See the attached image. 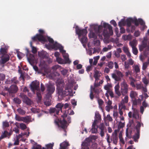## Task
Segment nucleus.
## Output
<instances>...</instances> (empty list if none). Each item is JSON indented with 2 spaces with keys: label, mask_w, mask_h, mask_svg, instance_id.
I'll return each instance as SVG.
<instances>
[{
  "label": "nucleus",
  "mask_w": 149,
  "mask_h": 149,
  "mask_svg": "<svg viewBox=\"0 0 149 149\" xmlns=\"http://www.w3.org/2000/svg\"><path fill=\"white\" fill-rule=\"evenodd\" d=\"M71 91V90L70 89H69L68 87H65V90L64 91V97L70 95Z\"/></svg>",
  "instance_id": "28"
},
{
  "label": "nucleus",
  "mask_w": 149,
  "mask_h": 149,
  "mask_svg": "<svg viewBox=\"0 0 149 149\" xmlns=\"http://www.w3.org/2000/svg\"><path fill=\"white\" fill-rule=\"evenodd\" d=\"M97 121V120H94L93 123L92 128L91 129L92 133H96L97 131V128H98V126L96 125Z\"/></svg>",
  "instance_id": "17"
},
{
  "label": "nucleus",
  "mask_w": 149,
  "mask_h": 149,
  "mask_svg": "<svg viewBox=\"0 0 149 149\" xmlns=\"http://www.w3.org/2000/svg\"><path fill=\"white\" fill-rule=\"evenodd\" d=\"M12 134V133L10 132L9 133L7 131H4L0 136V141L4 138L7 136H10Z\"/></svg>",
  "instance_id": "19"
},
{
  "label": "nucleus",
  "mask_w": 149,
  "mask_h": 149,
  "mask_svg": "<svg viewBox=\"0 0 149 149\" xmlns=\"http://www.w3.org/2000/svg\"><path fill=\"white\" fill-rule=\"evenodd\" d=\"M103 26L104 28H108L109 29L108 34L110 35H112L113 34L112 27V26L106 22H104L103 24Z\"/></svg>",
  "instance_id": "15"
},
{
  "label": "nucleus",
  "mask_w": 149,
  "mask_h": 149,
  "mask_svg": "<svg viewBox=\"0 0 149 149\" xmlns=\"http://www.w3.org/2000/svg\"><path fill=\"white\" fill-rule=\"evenodd\" d=\"M111 85L110 84H109L108 83L107 84L105 85L104 86V88L105 90H107V91L109 90H110V88L111 87Z\"/></svg>",
  "instance_id": "46"
},
{
  "label": "nucleus",
  "mask_w": 149,
  "mask_h": 149,
  "mask_svg": "<svg viewBox=\"0 0 149 149\" xmlns=\"http://www.w3.org/2000/svg\"><path fill=\"white\" fill-rule=\"evenodd\" d=\"M54 122L59 127L62 128L66 132V130L68 125V123H71V117L69 116H67V114L65 113L61 116V118L56 119Z\"/></svg>",
  "instance_id": "1"
},
{
  "label": "nucleus",
  "mask_w": 149,
  "mask_h": 149,
  "mask_svg": "<svg viewBox=\"0 0 149 149\" xmlns=\"http://www.w3.org/2000/svg\"><path fill=\"white\" fill-rule=\"evenodd\" d=\"M148 63L147 62H145L143 63L142 66V69L145 70L147 68L148 65Z\"/></svg>",
  "instance_id": "60"
},
{
  "label": "nucleus",
  "mask_w": 149,
  "mask_h": 149,
  "mask_svg": "<svg viewBox=\"0 0 149 149\" xmlns=\"http://www.w3.org/2000/svg\"><path fill=\"white\" fill-rule=\"evenodd\" d=\"M14 102L18 104H19L21 103V100L17 97H15L14 98Z\"/></svg>",
  "instance_id": "43"
},
{
  "label": "nucleus",
  "mask_w": 149,
  "mask_h": 149,
  "mask_svg": "<svg viewBox=\"0 0 149 149\" xmlns=\"http://www.w3.org/2000/svg\"><path fill=\"white\" fill-rule=\"evenodd\" d=\"M17 56L19 59H21L24 56V55L22 53L20 52H17Z\"/></svg>",
  "instance_id": "53"
},
{
  "label": "nucleus",
  "mask_w": 149,
  "mask_h": 149,
  "mask_svg": "<svg viewBox=\"0 0 149 149\" xmlns=\"http://www.w3.org/2000/svg\"><path fill=\"white\" fill-rule=\"evenodd\" d=\"M120 57L122 61H124L127 59L126 55L125 54L121 55Z\"/></svg>",
  "instance_id": "64"
},
{
  "label": "nucleus",
  "mask_w": 149,
  "mask_h": 149,
  "mask_svg": "<svg viewBox=\"0 0 149 149\" xmlns=\"http://www.w3.org/2000/svg\"><path fill=\"white\" fill-rule=\"evenodd\" d=\"M95 119L97 120V123L98 122V121H100L101 120V116L100 114L98 112H96L95 113Z\"/></svg>",
  "instance_id": "31"
},
{
  "label": "nucleus",
  "mask_w": 149,
  "mask_h": 149,
  "mask_svg": "<svg viewBox=\"0 0 149 149\" xmlns=\"http://www.w3.org/2000/svg\"><path fill=\"white\" fill-rule=\"evenodd\" d=\"M63 55L66 63H70V61L69 60L68 55L66 54L65 52L63 54Z\"/></svg>",
  "instance_id": "32"
},
{
  "label": "nucleus",
  "mask_w": 149,
  "mask_h": 149,
  "mask_svg": "<svg viewBox=\"0 0 149 149\" xmlns=\"http://www.w3.org/2000/svg\"><path fill=\"white\" fill-rule=\"evenodd\" d=\"M119 138L120 142L122 143L123 144H124L125 142L123 138L122 134L121 133H120L119 134Z\"/></svg>",
  "instance_id": "45"
},
{
  "label": "nucleus",
  "mask_w": 149,
  "mask_h": 149,
  "mask_svg": "<svg viewBox=\"0 0 149 149\" xmlns=\"http://www.w3.org/2000/svg\"><path fill=\"white\" fill-rule=\"evenodd\" d=\"M134 69L136 73H138L140 72V70L139 67L138 65H136L134 67Z\"/></svg>",
  "instance_id": "49"
},
{
  "label": "nucleus",
  "mask_w": 149,
  "mask_h": 149,
  "mask_svg": "<svg viewBox=\"0 0 149 149\" xmlns=\"http://www.w3.org/2000/svg\"><path fill=\"white\" fill-rule=\"evenodd\" d=\"M11 82L12 83H13L15 84H17L18 83V81L16 77H15L13 78L10 80H10L8 81V80L6 81V84H10V83H9L8 82Z\"/></svg>",
  "instance_id": "26"
},
{
  "label": "nucleus",
  "mask_w": 149,
  "mask_h": 149,
  "mask_svg": "<svg viewBox=\"0 0 149 149\" xmlns=\"http://www.w3.org/2000/svg\"><path fill=\"white\" fill-rule=\"evenodd\" d=\"M94 44L97 46L99 45H100V42L99 40H97L94 41Z\"/></svg>",
  "instance_id": "63"
},
{
  "label": "nucleus",
  "mask_w": 149,
  "mask_h": 149,
  "mask_svg": "<svg viewBox=\"0 0 149 149\" xmlns=\"http://www.w3.org/2000/svg\"><path fill=\"white\" fill-rule=\"evenodd\" d=\"M130 80V84L132 87H135V82L136 81V80L132 77H129Z\"/></svg>",
  "instance_id": "30"
},
{
  "label": "nucleus",
  "mask_w": 149,
  "mask_h": 149,
  "mask_svg": "<svg viewBox=\"0 0 149 149\" xmlns=\"http://www.w3.org/2000/svg\"><path fill=\"white\" fill-rule=\"evenodd\" d=\"M40 82L37 80L33 81L32 82L30 85L31 90L35 93V91H40Z\"/></svg>",
  "instance_id": "9"
},
{
  "label": "nucleus",
  "mask_w": 149,
  "mask_h": 149,
  "mask_svg": "<svg viewBox=\"0 0 149 149\" xmlns=\"http://www.w3.org/2000/svg\"><path fill=\"white\" fill-rule=\"evenodd\" d=\"M116 74L113 73L112 74V77L116 81H120L121 80V78L123 77V75L122 72L118 70H116Z\"/></svg>",
  "instance_id": "10"
},
{
  "label": "nucleus",
  "mask_w": 149,
  "mask_h": 149,
  "mask_svg": "<svg viewBox=\"0 0 149 149\" xmlns=\"http://www.w3.org/2000/svg\"><path fill=\"white\" fill-rule=\"evenodd\" d=\"M37 91L38 92L36 93L37 97L38 99V100L40 101L42 99V95L40 92V90Z\"/></svg>",
  "instance_id": "41"
},
{
  "label": "nucleus",
  "mask_w": 149,
  "mask_h": 149,
  "mask_svg": "<svg viewBox=\"0 0 149 149\" xmlns=\"http://www.w3.org/2000/svg\"><path fill=\"white\" fill-rule=\"evenodd\" d=\"M132 52L134 54L136 55L138 53V50L136 47H134L132 48Z\"/></svg>",
  "instance_id": "55"
},
{
  "label": "nucleus",
  "mask_w": 149,
  "mask_h": 149,
  "mask_svg": "<svg viewBox=\"0 0 149 149\" xmlns=\"http://www.w3.org/2000/svg\"><path fill=\"white\" fill-rule=\"evenodd\" d=\"M34 57L33 55L30 54L29 57L28 58L29 62L31 65H33L34 63Z\"/></svg>",
  "instance_id": "23"
},
{
  "label": "nucleus",
  "mask_w": 149,
  "mask_h": 149,
  "mask_svg": "<svg viewBox=\"0 0 149 149\" xmlns=\"http://www.w3.org/2000/svg\"><path fill=\"white\" fill-rule=\"evenodd\" d=\"M31 111L32 112L34 113H39L40 112V110L39 109L32 107L31 109Z\"/></svg>",
  "instance_id": "38"
},
{
  "label": "nucleus",
  "mask_w": 149,
  "mask_h": 149,
  "mask_svg": "<svg viewBox=\"0 0 149 149\" xmlns=\"http://www.w3.org/2000/svg\"><path fill=\"white\" fill-rule=\"evenodd\" d=\"M70 145L67 141H65L60 144L59 149H66L68 148V147Z\"/></svg>",
  "instance_id": "16"
},
{
  "label": "nucleus",
  "mask_w": 149,
  "mask_h": 149,
  "mask_svg": "<svg viewBox=\"0 0 149 149\" xmlns=\"http://www.w3.org/2000/svg\"><path fill=\"white\" fill-rule=\"evenodd\" d=\"M56 60L58 63L62 64L63 63V60L61 58L58 57L56 58Z\"/></svg>",
  "instance_id": "52"
},
{
  "label": "nucleus",
  "mask_w": 149,
  "mask_h": 149,
  "mask_svg": "<svg viewBox=\"0 0 149 149\" xmlns=\"http://www.w3.org/2000/svg\"><path fill=\"white\" fill-rule=\"evenodd\" d=\"M126 24L128 27H130L132 23L133 22V19L132 18H129L127 19L125 21Z\"/></svg>",
  "instance_id": "24"
},
{
  "label": "nucleus",
  "mask_w": 149,
  "mask_h": 149,
  "mask_svg": "<svg viewBox=\"0 0 149 149\" xmlns=\"http://www.w3.org/2000/svg\"><path fill=\"white\" fill-rule=\"evenodd\" d=\"M25 123H28L31 122V117L30 116H26L25 117H23L22 121Z\"/></svg>",
  "instance_id": "22"
},
{
  "label": "nucleus",
  "mask_w": 149,
  "mask_h": 149,
  "mask_svg": "<svg viewBox=\"0 0 149 149\" xmlns=\"http://www.w3.org/2000/svg\"><path fill=\"white\" fill-rule=\"evenodd\" d=\"M75 29L76 33L78 35L79 37L81 36H83L80 39L81 42L82 43H86L87 40V38L85 36L87 33L86 29H80L78 26H76Z\"/></svg>",
  "instance_id": "3"
},
{
  "label": "nucleus",
  "mask_w": 149,
  "mask_h": 149,
  "mask_svg": "<svg viewBox=\"0 0 149 149\" xmlns=\"http://www.w3.org/2000/svg\"><path fill=\"white\" fill-rule=\"evenodd\" d=\"M47 91L49 95H52L55 90V86L51 84H47L46 85Z\"/></svg>",
  "instance_id": "14"
},
{
  "label": "nucleus",
  "mask_w": 149,
  "mask_h": 149,
  "mask_svg": "<svg viewBox=\"0 0 149 149\" xmlns=\"http://www.w3.org/2000/svg\"><path fill=\"white\" fill-rule=\"evenodd\" d=\"M136 123H137V125L136 126V132H140L141 123L139 121H137Z\"/></svg>",
  "instance_id": "36"
},
{
  "label": "nucleus",
  "mask_w": 149,
  "mask_h": 149,
  "mask_svg": "<svg viewBox=\"0 0 149 149\" xmlns=\"http://www.w3.org/2000/svg\"><path fill=\"white\" fill-rule=\"evenodd\" d=\"M121 93L123 96H124L128 93L129 85L124 80L120 84Z\"/></svg>",
  "instance_id": "7"
},
{
  "label": "nucleus",
  "mask_w": 149,
  "mask_h": 149,
  "mask_svg": "<svg viewBox=\"0 0 149 149\" xmlns=\"http://www.w3.org/2000/svg\"><path fill=\"white\" fill-rule=\"evenodd\" d=\"M54 46V47H56L57 49H59L60 52L62 53V54L65 53V51L63 49V47L61 45L55 42Z\"/></svg>",
  "instance_id": "18"
},
{
  "label": "nucleus",
  "mask_w": 149,
  "mask_h": 149,
  "mask_svg": "<svg viewBox=\"0 0 149 149\" xmlns=\"http://www.w3.org/2000/svg\"><path fill=\"white\" fill-rule=\"evenodd\" d=\"M65 84L63 81H60L56 83V91L59 98L64 97V90Z\"/></svg>",
  "instance_id": "4"
},
{
  "label": "nucleus",
  "mask_w": 149,
  "mask_h": 149,
  "mask_svg": "<svg viewBox=\"0 0 149 149\" xmlns=\"http://www.w3.org/2000/svg\"><path fill=\"white\" fill-rule=\"evenodd\" d=\"M17 110L19 114L22 115H24L26 113V111L20 107L18 108Z\"/></svg>",
  "instance_id": "33"
},
{
  "label": "nucleus",
  "mask_w": 149,
  "mask_h": 149,
  "mask_svg": "<svg viewBox=\"0 0 149 149\" xmlns=\"http://www.w3.org/2000/svg\"><path fill=\"white\" fill-rule=\"evenodd\" d=\"M68 70L65 69H63L61 71V74L63 76L65 75L68 73Z\"/></svg>",
  "instance_id": "59"
},
{
  "label": "nucleus",
  "mask_w": 149,
  "mask_h": 149,
  "mask_svg": "<svg viewBox=\"0 0 149 149\" xmlns=\"http://www.w3.org/2000/svg\"><path fill=\"white\" fill-rule=\"evenodd\" d=\"M113 63L112 62L110 61L108 62L107 66H108L110 69H112L113 67Z\"/></svg>",
  "instance_id": "44"
},
{
  "label": "nucleus",
  "mask_w": 149,
  "mask_h": 149,
  "mask_svg": "<svg viewBox=\"0 0 149 149\" xmlns=\"http://www.w3.org/2000/svg\"><path fill=\"white\" fill-rule=\"evenodd\" d=\"M137 93L135 91H132L130 93V96L132 100L136 98L137 95Z\"/></svg>",
  "instance_id": "25"
},
{
  "label": "nucleus",
  "mask_w": 149,
  "mask_h": 149,
  "mask_svg": "<svg viewBox=\"0 0 149 149\" xmlns=\"http://www.w3.org/2000/svg\"><path fill=\"white\" fill-rule=\"evenodd\" d=\"M147 46V40L144 39L142 41V44L139 47V50L140 51L143 50Z\"/></svg>",
  "instance_id": "21"
},
{
  "label": "nucleus",
  "mask_w": 149,
  "mask_h": 149,
  "mask_svg": "<svg viewBox=\"0 0 149 149\" xmlns=\"http://www.w3.org/2000/svg\"><path fill=\"white\" fill-rule=\"evenodd\" d=\"M128 97L127 95H126L125 97L122 100V102L127 103L128 102Z\"/></svg>",
  "instance_id": "51"
},
{
  "label": "nucleus",
  "mask_w": 149,
  "mask_h": 149,
  "mask_svg": "<svg viewBox=\"0 0 149 149\" xmlns=\"http://www.w3.org/2000/svg\"><path fill=\"white\" fill-rule=\"evenodd\" d=\"M92 90L94 91L95 94H96V96H98V95L100 92V88H93Z\"/></svg>",
  "instance_id": "34"
},
{
  "label": "nucleus",
  "mask_w": 149,
  "mask_h": 149,
  "mask_svg": "<svg viewBox=\"0 0 149 149\" xmlns=\"http://www.w3.org/2000/svg\"><path fill=\"white\" fill-rule=\"evenodd\" d=\"M133 22H134L135 26H138L139 24V19H133Z\"/></svg>",
  "instance_id": "58"
},
{
  "label": "nucleus",
  "mask_w": 149,
  "mask_h": 149,
  "mask_svg": "<svg viewBox=\"0 0 149 149\" xmlns=\"http://www.w3.org/2000/svg\"><path fill=\"white\" fill-rule=\"evenodd\" d=\"M132 117L133 118L137 119L139 117V115L137 112L134 111Z\"/></svg>",
  "instance_id": "47"
},
{
  "label": "nucleus",
  "mask_w": 149,
  "mask_h": 149,
  "mask_svg": "<svg viewBox=\"0 0 149 149\" xmlns=\"http://www.w3.org/2000/svg\"><path fill=\"white\" fill-rule=\"evenodd\" d=\"M63 106L62 103H58L56 105L55 108L50 109L49 113L50 114L56 113L57 115H58L60 111L62 112V109Z\"/></svg>",
  "instance_id": "6"
},
{
  "label": "nucleus",
  "mask_w": 149,
  "mask_h": 149,
  "mask_svg": "<svg viewBox=\"0 0 149 149\" xmlns=\"http://www.w3.org/2000/svg\"><path fill=\"white\" fill-rule=\"evenodd\" d=\"M18 89V87L16 85H12L10 88L6 87L5 90L8 91L10 93H15L17 92Z\"/></svg>",
  "instance_id": "13"
},
{
  "label": "nucleus",
  "mask_w": 149,
  "mask_h": 149,
  "mask_svg": "<svg viewBox=\"0 0 149 149\" xmlns=\"http://www.w3.org/2000/svg\"><path fill=\"white\" fill-rule=\"evenodd\" d=\"M140 137V132H136L135 134L133 136V138L134 141H138V139Z\"/></svg>",
  "instance_id": "29"
},
{
  "label": "nucleus",
  "mask_w": 149,
  "mask_h": 149,
  "mask_svg": "<svg viewBox=\"0 0 149 149\" xmlns=\"http://www.w3.org/2000/svg\"><path fill=\"white\" fill-rule=\"evenodd\" d=\"M89 38L95 39L97 38V36L95 33L92 32H90L89 33Z\"/></svg>",
  "instance_id": "40"
},
{
  "label": "nucleus",
  "mask_w": 149,
  "mask_h": 149,
  "mask_svg": "<svg viewBox=\"0 0 149 149\" xmlns=\"http://www.w3.org/2000/svg\"><path fill=\"white\" fill-rule=\"evenodd\" d=\"M20 128L23 130L26 129L27 128V127L25 124L23 123H21L20 124Z\"/></svg>",
  "instance_id": "57"
},
{
  "label": "nucleus",
  "mask_w": 149,
  "mask_h": 149,
  "mask_svg": "<svg viewBox=\"0 0 149 149\" xmlns=\"http://www.w3.org/2000/svg\"><path fill=\"white\" fill-rule=\"evenodd\" d=\"M98 73L99 72L98 71H96L94 74V77L95 79V81L99 79Z\"/></svg>",
  "instance_id": "50"
},
{
  "label": "nucleus",
  "mask_w": 149,
  "mask_h": 149,
  "mask_svg": "<svg viewBox=\"0 0 149 149\" xmlns=\"http://www.w3.org/2000/svg\"><path fill=\"white\" fill-rule=\"evenodd\" d=\"M142 81L143 83L146 86L149 83V81H148L146 77H145L142 79Z\"/></svg>",
  "instance_id": "56"
},
{
  "label": "nucleus",
  "mask_w": 149,
  "mask_h": 149,
  "mask_svg": "<svg viewBox=\"0 0 149 149\" xmlns=\"http://www.w3.org/2000/svg\"><path fill=\"white\" fill-rule=\"evenodd\" d=\"M126 24V22L124 19H122L118 22V26L120 27L124 26Z\"/></svg>",
  "instance_id": "35"
},
{
  "label": "nucleus",
  "mask_w": 149,
  "mask_h": 149,
  "mask_svg": "<svg viewBox=\"0 0 149 149\" xmlns=\"http://www.w3.org/2000/svg\"><path fill=\"white\" fill-rule=\"evenodd\" d=\"M136 40H133V41L130 42V45L132 47V48L135 47Z\"/></svg>",
  "instance_id": "42"
},
{
  "label": "nucleus",
  "mask_w": 149,
  "mask_h": 149,
  "mask_svg": "<svg viewBox=\"0 0 149 149\" xmlns=\"http://www.w3.org/2000/svg\"><path fill=\"white\" fill-rule=\"evenodd\" d=\"M96 97L97 98V101L99 107H102L104 103L102 99L99 98V96H97Z\"/></svg>",
  "instance_id": "37"
},
{
  "label": "nucleus",
  "mask_w": 149,
  "mask_h": 149,
  "mask_svg": "<svg viewBox=\"0 0 149 149\" xmlns=\"http://www.w3.org/2000/svg\"><path fill=\"white\" fill-rule=\"evenodd\" d=\"M22 117H20L19 116L16 115L15 118L17 120L19 121H22Z\"/></svg>",
  "instance_id": "54"
},
{
  "label": "nucleus",
  "mask_w": 149,
  "mask_h": 149,
  "mask_svg": "<svg viewBox=\"0 0 149 149\" xmlns=\"http://www.w3.org/2000/svg\"><path fill=\"white\" fill-rule=\"evenodd\" d=\"M19 96L23 99V102L27 105H31L32 103V101L24 93H20Z\"/></svg>",
  "instance_id": "12"
},
{
  "label": "nucleus",
  "mask_w": 149,
  "mask_h": 149,
  "mask_svg": "<svg viewBox=\"0 0 149 149\" xmlns=\"http://www.w3.org/2000/svg\"><path fill=\"white\" fill-rule=\"evenodd\" d=\"M107 142L110 144L112 141L114 144L116 145L117 144L118 141V138L117 136V131L115 130L114 132L112 133V135L111 136V138L110 139V135L108 134H107Z\"/></svg>",
  "instance_id": "5"
},
{
  "label": "nucleus",
  "mask_w": 149,
  "mask_h": 149,
  "mask_svg": "<svg viewBox=\"0 0 149 149\" xmlns=\"http://www.w3.org/2000/svg\"><path fill=\"white\" fill-rule=\"evenodd\" d=\"M92 141L93 139L91 137H89L86 139L81 144L82 148L83 149H89L90 143L92 142Z\"/></svg>",
  "instance_id": "8"
},
{
  "label": "nucleus",
  "mask_w": 149,
  "mask_h": 149,
  "mask_svg": "<svg viewBox=\"0 0 149 149\" xmlns=\"http://www.w3.org/2000/svg\"><path fill=\"white\" fill-rule=\"evenodd\" d=\"M53 146H54L53 144H52L50 143L47 144L46 145V147L48 148L52 149Z\"/></svg>",
  "instance_id": "62"
},
{
  "label": "nucleus",
  "mask_w": 149,
  "mask_h": 149,
  "mask_svg": "<svg viewBox=\"0 0 149 149\" xmlns=\"http://www.w3.org/2000/svg\"><path fill=\"white\" fill-rule=\"evenodd\" d=\"M103 26L102 25L96 26L94 27V30L97 33H100L102 31Z\"/></svg>",
  "instance_id": "20"
},
{
  "label": "nucleus",
  "mask_w": 149,
  "mask_h": 149,
  "mask_svg": "<svg viewBox=\"0 0 149 149\" xmlns=\"http://www.w3.org/2000/svg\"><path fill=\"white\" fill-rule=\"evenodd\" d=\"M124 102H121L119 104V109H125V105Z\"/></svg>",
  "instance_id": "39"
},
{
  "label": "nucleus",
  "mask_w": 149,
  "mask_h": 149,
  "mask_svg": "<svg viewBox=\"0 0 149 149\" xmlns=\"http://www.w3.org/2000/svg\"><path fill=\"white\" fill-rule=\"evenodd\" d=\"M0 54L1 55V59L0 60V65L3 67L4 64L9 60L10 57L7 54L6 49L4 48H0Z\"/></svg>",
  "instance_id": "2"
},
{
  "label": "nucleus",
  "mask_w": 149,
  "mask_h": 149,
  "mask_svg": "<svg viewBox=\"0 0 149 149\" xmlns=\"http://www.w3.org/2000/svg\"><path fill=\"white\" fill-rule=\"evenodd\" d=\"M32 40L33 41H36L38 40L40 42H46L47 39L44 36L41 34H36V35L32 37Z\"/></svg>",
  "instance_id": "11"
},
{
  "label": "nucleus",
  "mask_w": 149,
  "mask_h": 149,
  "mask_svg": "<svg viewBox=\"0 0 149 149\" xmlns=\"http://www.w3.org/2000/svg\"><path fill=\"white\" fill-rule=\"evenodd\" d=\"M113 108V107L112 106H106L105 107V109L108 112H109L111 109H112Z\"/></svg>",
  "instance_id": "61"
},
{
  "label": "nucleus",
  "mask_w": 149,
  "mask_h": 149,
  "mask_svg": "<svg viewBox=\"0 0 149 149\" xmlns=\"http://www.w3.org/2000/svg\"><path fill=\"white\" fill-rule=\"evenodd\" d=\"M46 39H47L49 42L51 43H54V40L52 38H51L47 36L46 37L45 36Z\"/></svg>",
  "instance_id": "48"
},
{
  "label": "nucleus",
  "mask_w": 149,
  "mask_h": 149,
  "mask_svg": "<svg viewBox=\"0 0 149 149\" xmlns=\"http://www.w3.org/2000/svg\"><path fill=\"white\" fill-rule=\"evenodd\" d=\"M47 53L45 52H39L38 55L41 58H45L47 57Z\"/></svg>",
  "instance_id": "27"
}]
</instances>
